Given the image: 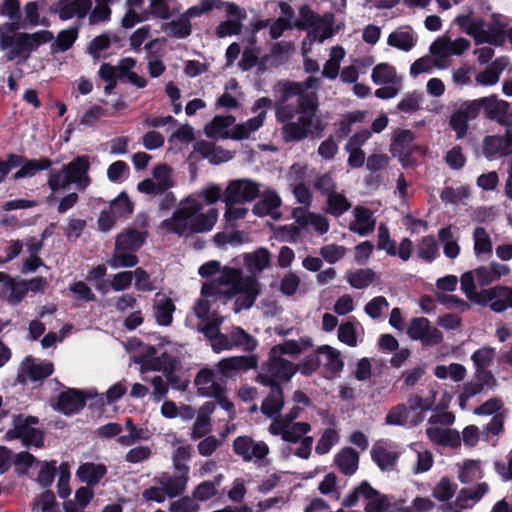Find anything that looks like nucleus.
I'll use <instances>...</instances> for the list:
<instances>
[{"mask_svg": "<svg viewBox=\"0 0 512 512\" xmlns=\"http://www.w3.org/2000/svg\"><path fill=\"white\" fill-rule=\"evenodd\" d=\"M318 107L317 93L297 99L295 106H279L275 116L282 124L283 139L286 142H299L322 130Z\"/></svg>", "mask_w": 512, "mask_h": 512, "instance_id": "2", "label": "nucleus"}, {"mask_svg": "<svg viewBox=\"0 0 512 512\" xmlns=\"http://www.w3.org/2000/svg\"><path fill=\"white\" fill-rule=\"evenodd\" d=\"M276 102L274 104L275 113L279 106H292L288 101L293 97L301 98V86L293 81H279L274 85Z\"/></svg>", "mask_w": 512, "mask_h": 512, "instance_id": "32", "label": "nucleus"}, {"mask_svg": "<svg viewBox=\"0 0 512 512\" xmlns=\"http://www.w3.org/2000/svg\"><path fill=\"white\" fill-rule=\"evenodd\" d=\"M473 250L475 255L490 254L493 244L489 233L483 227H476L473 231Z\"/></svg>", "mask_w": 512, "mask_h": 512, "instance_id": "56", "label": "nucleus"}, {"mask_svg": "<svg viewBox=\"0 0 512 512\" xmlns=\"http://www.w3.org/2000/svg\"><path fill=\"white\" fill-rule=\"evenodd\" d=\"M372 81L375 84H392L397 81L395 68L388 63H380L373 68Z\"/></svg>", "mask_w": 512, "mask_h": 512, "instance_id": "57", "label": "nucleus"}, {"mask_svg": "<svg viewBox=\"0 0 512 512\" xmlns=\"http://www.w3.org/2000/svg\"><path fill=\"white\" fill-rule=\"evenodd\" d=\"M145 236L143 232L134 229H126L117 236L115 244L131 252H136L143 245Z\"/></svg>", "mask_w": 512, "mask_h": 512, "instance_id": "46", "label": "nucleus"}, {"mask_svg": "<svg viewBox=\"0 0 512 512\" xmlns=\"http://www.w3.org/2000/svg\"><path fill=\"white\" fill-rule=\"evenodd\" d=\"M300 15L301 19L296 21L295 27L299 29L313 27L315 31L321 30L319 35L320 42L332 36V25L334 23V16L332 14H325L323 18H318L307 5H303L300 8Z\"/></svg>", "mask_w": 512, "mask_h": 512, "instance_id": "16", "label": "nucleus"}, {"mask_svg": "<svg viewBox=\"0 0 512 512\" xmlns=\"http://www.w3.org/2000/svg\"><path fill=\"white\" fill-rule=\"evenodd\" d=\"M92 7V0H59L50 11L58 17L67 21L73 17L83 19L87 16Z\"/></svg>", "mask_w": 512, "mask_h": 512, "instance_id": "19", "label": "nucleus"}, {"mask_svg": "<svg viewBox=\"0 0 512 512\" xmlns=\"http://www.w3.org/2000/svg\"><path fill=\"white\" fill-rule=\"evenodd\" d=\"M318 355L323 358L324 367L333 372L337 373L343 369L344 363L341 358V353L336 348L329 345H322L317 348Z\"/></svg>", "mask_w": 512, "mask_h": 512, "instance_id": "43", "label": "nucleus"}, {"mask_svg": "<svg viewBox=\"0 0 512 512\" xmlns=\"http://www.w3.org/2000/svg\"><path fill=\"white\" fill-rule=\"evenodd\" d=\"M37 422L38 419L33 416H15L13 418V428L6 432L5 438L7 440L21 439L25 446L41 447L43 445L42 433L34 428Z\"/></svg>", "mask_w": 512, "mask_h": 512, "instance_id": "10", "label": "nucleus"}, {"mask_svg": "<svg viewBox=\"0 0 512 512\" xmlns=\"http://www.w3.org/2000/svg\"><path fill=\"white\" fill-rule=\"evenodd\" d=\"M311 426L307 422L271 423L268 431L274 436H281L282 440L289 443H300L294 454L302 459H308L311 455L314 439L307 436Z\"/></svg>", "mask_w": 512, "mask_h": 512, "instance_id": "7", "label": "nucleus"}, {"mask_svg": "<svg viewBox=\"0 0 512 512\" xmlns=\"http://www.w3.org/2000/svg\"><path fill=\"white\" fill-rule=\"evenodd\" d=\"M194 384L200 396L209 398L220 396L225 389L221 383L217 382L215 372L210 368L201 369L194 379Z\"/></svg>", "mask_w": 512, "mask_h": 512, "instance_id": "21", "label": "nucleus"}, {"mask_svg": "<svg viewBox=\"0 0 512 512\" xmlns=\"http://www.w3.org/2000/svg\"><path fill=\"white\" fill-rule=\"evenodd\" d=\"M233 451L245 462L264 460L270 450L264 441H256L249 436H239L233 441Z\"/></svg>", "mask_w": 512, "mask_h": 512, "instance_id": "14", "label": "nucleus"}, {"mask_svg": "<svg viewBox=\"0 0 512 512\" xmlns=\"http://www.w3.org/2000/svg\"><path fill=\"white\" fill-rule=\"evenodd\" d=\"M198 151L212 164H219L232 159V154L229 151L208 142L200 143Z\"/></svg>", "mask_w": 512, "mask_h": 512, "instance_id": "49", "label": "nucleus"}, {"mask_svg": "<svg viewBox=\"0 0 512 512\" xmlns=\"http://www.w3.org/2000/svg\"><path fill=\"white\" fill-rule=\"evenodd\" d=\"M261 184L248 178L232 180L223 192L226 205L254 201L260 193Z\"/></svg>", "mask_w": 512, "mask_h": 512, "instance_id": "11", "label": "nucleus"}, {"mask_svg": "<svg viewBox=\"0 0 512 512\" xmlns=\"http://www.w3.org/2000/svg\"><path fill=\"white\" fill-rule=\"evenodd\" d=\"M284 406L283 390L280 385H272L271 392L261 404V412L272 421L280 418V412Z\"/></svg>", "mask_w": 512, "mask_h": 512, "instance_id": "30", "label": "nucleus"}, {"mask_svg": "<svg viewBox=\"0 0 512 512\" xmlns=\"http://www.w3.org/2000/svg\"><path fill=\"white\" fill-rule=\"evenodd\" d=\"M58 409L66 415L77 413L85 405V398L78 390L70 389L59 395Z\"/></svg>", "mask_w": 512, "mask_h": 512, "instance_id": "33", "label": "nucleus"}, {"mask_svg": "<svg viewBox=\"0 0 512 512\" xmlns=\"http://www.w3.org/2000/svg\"><path fill=\"white\" fill-rule=\"evenodd\" d=\"M179 475L169 477L162 476L155 478L154 481L164 487L167 497L173 498L184 492L188 482V473L178 471Z\"/></svg>", "mask_w": 512, "mask_h": 512, "instance_id": "34", "label": "nucleus"}, {"mask_svg": "<svg viewBox=\"0 0 512 512\" xmlns=\"http://www.w3.org/2000/svg\"><path fill=\"white\" fill-rule=\"evenodd\" d=\"M375 272L372 269H358L346 274L347 282L355 289L368 287L375 279Z\"/></svg>", "mask_w": 512, "mask_h": 512, "instance_id": "54", "label": "nucleus"}, {"mask_svg": "<svg viewBox=\"0 0 512 512\" xmlns=\"http://www.w3.org/2000/svg\"><path fill=\"white\" fill-rule=\"evenodd\" d=\"M389 505L385 496L380 495L371 487V493H366L364 498V508L366 512H383Z\"/></svg>", "mask_w": 512, "mask_h": 512, "instance_id": "61", "label": "nucleus"}, {"mask_svg": "<svg viewBox=\"0 0 512 512\" xmlns=\"http://www.w3.org/2000/svg\"><path fill=\"white\" fill-rule=\"evenodd\" d=\"M488 491L489 486L487 483H480L472 488L461 489L456 500L451 506L452 511L461 512L464 509L472 507V504L469 503V501H479Z\"/></svg>", "mask_w": 512, "mask_h": 512, "instance_id": "28", "label": "nucleus"}, {"mask_svg": "<svg viewBox=\"0 0 512 512\" xmlns=\"http://www.w3.org/2000/svg\"><path fill=\"white\" fill-rule=\"evenodd\" d=\"M418 42V36L411 26L404 25L392 31L388 38L387 44L395 49L403 52L411 51Z\"/></svg>", "mask_w": 512, "mask_h": 512, "instance_id": "23", "label": "nucleus"}, {"mask_svg": "<svg viewBox=\"0 0 512 512\" xmlns=\"http://www.w3.org/2000/svg\"><path fill=\"white\" fill-rule=\"evenodd\" d=\"M16 29L15 22L0 24V51L5 52L8 61L25 63L41 45L54 39V34L49 30L28 33L16 32Z\"/></svg>", "mask_w": 512, "mask_h": 512, "instance_id": "4", "label": "nucleus"}, {"mask_svg": "<svg viewBox=\"0 0 512 512\" xmlns=\"http://www.w3.org/2000/svg\"><path fill=\"white\" fill-rule=\"evenodd\" d=\"M438 237L443 244L444 255L450 259H455L460 253L458 238L455 237L451 227H445L439 230Z\"/></svg>", "mask_w": 512, "mask_h": 512, "instance_id": "50", "label": "nucleus"}, {"mask_svg": "<svg viewBox=\"0 0 512 512\" xmlns=\"http://www.w3.org/2000/svg\"><path fill=\"white\" fill-rule=\"evenodd\" d=\"M271 254L260 247L243 256L245 268L251 272L244 276L241 269L225 266L216 278L203 284L201 292L205 297H214L224 303L234 299L233 310L239 313L250 309L260 294V283L256 273L270 266Z\"/></svg>", "mask_w": 512, "mask_h": 512, "instance_id": "1", "label": "nucleus"}, {"mask_svg": "<svg viewBox=\"0 0 512 512\" xmlns=\"http://www.w3.org/2000/svg\"><path fill=\"white\" fill-rule=\"evenodd\" d=\"M53 364L48 361L36 362L34 360H27L21 369L19 377L22 381L27 379L31 381H38L47 378L53 373Z\"/></svg>", "mask_w": 512, "mask_h": 512, "instance_id": "31", "label": "nucleus"}, {"mask_svg": "<svg viewBox=\"0 0 512 512\" xmlns=\"http://www.w3.org/2000/svg\"><path fill=\"white\" fill-rule=\"evenodd\" d=\"M192 23L181 13L177 19L165 24L164 31L171 37L186 39L192 34Z\"/></svg>", "mask_w": 512, "mask_h": 512, "instance_id": "45", "label": "nucleus"}, {"mask_svg": "<svg viewBox=\"0 0 512 512\" xmlns=\"http://www.w3.org/2000/svg\"><path fill=\"white\" fill-rule=\"evenodd\" d=\"M298 367L280 355H274L270 350V356L262 366V371L257 380L263 385H279L277 380H290L297 372Z\"/></svg>", "mask_w": 512, "mask_h": 512, "instance_id": "9", "label": "nucleus"}, {"mask_svg": "<svg viewBox=\"0 0 512 512\" xmlns=\"http://www.w3.org/2000/svg\"><path fill=\"white\" fill-rule=\"evenodd\" d=\"M371 456L382 470L392 469L398 458L396 451L383 445H375L371 450Z\"/></svg>", "mask_w": 512, "mask_h": 512, "instance_id": "47", "label": "nucleus"}, {"mask_svg": "<svg viewBox=\"0 0 512 512\" xmlns=\"http://www.w3.org/2000/svg\"><path fill=\"white\" fill-rule=\"evenodd\" d=\"M266 116V111H260L257 116L248 119L246 122L236 125L230 137L236 140L249 138L252 133L263 126Z\"/></svg>", "mask_w": 512, "mask_h": 512, "instance_id": "36", "label": "nucleus"}, {"mask_svg": "<svg viewBox=\"0 0 512 512\" xmlns=\"http://www.w3.org/2000/svg\"><path fill=\"white\" fill-rule=\"evenodd\" d=\"M477 105V112L483 108L486 112L487 116L490 119L497 120L499 122L504 121L505 117L508 114L510 105L508 102L499 99L496 95H491L488 97H482L477 100H473Z\"/></svg>", "mask_w": 512, "mask_h": 512, "instance_id": "24", "label": "nucleus"}, {"mask_svg": "<svg viewBox=\"0 0 512 512\" xmlns=\"http://www.w3.org/2000/svg\"><path fill=\"white\" fill-rule=\"evenodd\" d=\"M293 217L298 225L301 227L311 226L320 235L329 231V220L322 214L307 212L303 208H295Z\"/></svg>", "mask_w": 512, "mask_h": 512, "instance_id": "26", "label": "nucleus"}, {"mask_svg": "<svg viewBox=\"0 0 512 512\" xmlns=\"http://www.w3.org/2000/svg\"><path fill=\"white\" fill-rule=\"evenodd\" d=\"M89 169V157L82 155L63 165L61 169L50 170L47 174V184L51 190L49 199L53 198L57 193L66 190L72 183L79 190L86 189L91 183L88 174Z\"/></svg>", "mask_w": 512, "mask_h": 512, "instance_id": "5", "label": "nucleus"}, {"mask_svg": "<svg viewBox=\"0 0 512 512\" xmlns=\"http://www.w3.org/2000/svg\"><path fill=\"white\" fill-rule=\"evenodd\" d=\"M338 440L339 436L336 430L331 428L325 429L316 444L315 452L319 455L327 454Z\"/></svg>", "mask_w": 512, "mask_h": 512, "instance_id": "63", "label": "nucleus"}, {"mask_svg": "<svg viewBox=\"0 0 512 512\" xmlns=\"http://www.w3.org/2000/svg\"><path fill=\"white\" fill-rule=\"evenodd\" d=\"M200 332H202L210 341L211 348L215 353L223 352V347H227L228 336L220 332L219 323H205L202 326H198Z\"/></svg>", "mask_w": 512, "mask_h": 512, "instance_id": "38", "label": "nucleus"}, {"mask_svg": "<svg viewBox=\"0 0 512 512\" xmlns=\"http://www.w3.org/2000/svg\"><path fill=\"white\" fill-rule=\"evenodd\" d=\"M281 205V199L273 190H265L262 198L253 206V213L257 216H271L277 219L280 216L278 208Z\"/></svg>", "mask_w": 512, "mask_h": 512, "instance_id": "29", "label": "nucleus"}, {"mask_svg": "<svg viewBox=\"0 0 512 512\" xmlns=\"http://www.w3.org/2000/svg\"><path fill=\"white\" fill-rule=\"evenodd\" d=\"M325 197L326 201L324 211L334 217L342 216L344 213L349 211L352 206L347 197L343 193L338 192V190Z\"/></svg>", "mask_w": 512, "mask_h": 512, "instance_id": "40", "label": "nucleus"}, {"mask_svg": "<svg viewBox=\"0 0 512 512\" xmlns=\"http://www.w3.org/2000/svg\"><path fill=\"white\" fill-rule=\"evenodd\" d=\"M477 105L473 101L465 102L451 115L450 126L456 132L457 139L466 135L468 122L478 116Z\"/></svg>", "mask_w": 512, "mask_h": 512, "instance_id": "20", "label": "nucleus"}, {"mask_svg": "<svg viewBox=\"0 0 512 512\" xmlns=\"http://www.w3.org/2000/svg\"><path fill=\"white\" fill-rule=\"evenodd\" d=\"M225 11L228 19L219 23L215 29L218 38L238 35L242 30V22L246 18V12L235 3H227Z\"/></svg>", "mask_w": 512, "mask_h": 512, "instance_id": "18", "label": "nucleus"}, {"mask_svg": "<svg viewBox=\"0 0 512 512\" xmlns=\"http://www.w3.org/2000/svg\"><path fill=\"white\" fill-rule=\"evenodd\" d=\"M51 165L52 161L48 158L28 159L24 157L20 169L13 174V179L31 178L38 172L49 169Z\"/></svg>", "mask_w": 512, "mask_h": 512, "instance_id": "37", "label": "nucleus"}, {"mask_svg": "<svg viewBox=\"0 0 512 512\" xmlns=\"http://www.w3.org/2000/svg\"><path fill=\"white\" fill-rule=\"evenodd\" d=\"M414 134L410 130H402L396 133L390 151L394 156H407L411 151Z\"/></svg>", "mask_w": 512, "mask_h": 512, "instance_id": "48", "label": "nucleus"}, {"mask_svg": "<svg viewBox=\"0 0 512 512\" xmlns=\"http://www.w3.org/2000/svg\"><path fill=\"white\" fill-rule=\"evenodd\" d=\"M226 335L228 336V344L227 347H223V351H229L237 348L250 353L258 346L257 339L240 326L232 327L229 334Z\"/></svg>", "mask_w": 512, "mask_h": 512, "instance_id": "25", "label": "nucleus"}, {"mask_svg": "<svg viewBox=\"0 0 512 512\" xmlns=\"http://www.w3.org/2000/svg\"><path fill=\"white\" fill-rule=\"evenodd\" d=\"M152 179L163 193L173 186L172 170L166 164H158L154 167Z\"/></svg>", "mask_w": 512, "mask_h": 512, "instance_id": "59", "label": "nucleus"}, {"mask_svg": "<svg viewBox=\"0 0 512 512\" xmlns=\"http://www.w3.org/2000/svg\"><path fill=\"white\" fill-rule=\"evenodd\" d=\"M354 220L349 224V230L361 236L372 233L375 229L376 219L371 210L357 206L353 209Z\"/></svg>", "mask_w": 512, "mask_h": 512, "instance_id": "27", "label": "nucleus"}, {"mask_svg": "<svg viewBox=\"0 0 512 512\" xmlns=\"http://www.w3.org/2000/svg\"><path fill=\"white\" fill-rule=\"evenodd\" d=\"M470 47V41L460 37L451 40L448 36L437 38L429 48L430 54L435 57L437 68H444L443 62L451 56L463 54Z\"/></svg>", "mask_w": 512, "mask_h": 512, "instance_id": "12", "label": "nucleus"}, {"mask_svg": "<svg viewBox=\"0 0 512 512\" xmlns=\"http://www.w3.org/2000/svg\"><path fill=\"white\" fill-rule=\"evenodd\" d=\"M409 418V410L406 404H397L392 407L385 417V423L393 426H404Z\"/></svg>", "mask_w": 512, "mask_h": 512, "instance_id": "62", "label": "nucleus"}, {"mask_svg": "<svg viewBox=\"0 0 512 512\" xmlns=\"http://www.w3.org/2000/svg\"><path fill=\"white\" fill-rule=\"evenodd\" d=\"M407 334L412 340H419L426 346H435L443 341L442 332L431 326L425 317L413 318L407 328Z\"/></svg>", "mask_w": 512, "mask_h": 512, "instance_id": "15", "label": "nucleus"}, {"mask_svg": "<svg viewBox=\"0 0 512 512\" xmlns=\"http://www.w3.org/2000/svg\"><path fill=\"white\" fill-rule=\"evenodd\" d=\"M458 479L461 483L467 484L482 477L480 461L465 460L458 464Z\"/></svg>", "mask_w": 512, "mask_h": 512, "instance_id": "52", "label": "nucleus"}, {"mask_svg": "<svg viewBox=\"0 0 512 512\" xmlns=\"http://www.w3.org/2000/svg\"><path fill=\"white\" fill-rule=\"evenodd\" d=\"M480 305H489L495 313H502L512 308V287L498 285L481 291Z\"/></svg>", "mask_w": 512, "mask_h": 512, "instance_id": "17", "label": "nucleus"}, {"mask_svg": "<svg viewBox=\"0 0 512 512\" xmlns=\"http://www.w3.org/2000/svg\"><path fill=\"white\" fill-rule=\"evenodd\" d=\"M483 152L487 158L506 156L512 153V130L506 129L503 136H487L483 142Z\"/></svg>", "mask_w": 512, "mask_h": 512, "instance_id": "22", "label": "nucleus"}, {"mask_svg": "<svg viewBox=\"0 0 512 512\" xmlns=\"http://www.w3.org/2000/svg\"><path fill=\"white\" fill-rule=\"evenodd\" d=\"M475 273L474 271H468L465 272L461 276V289L465 293L466 297L470 299L471 301L480 304L482 301L481 297V291H476V284H475Z\"/></svg>", "mask_w": 512, "mask_h": 512, "instance_id": "60", "label": "nucleus"}, {"mask_svg": "<svg viewBox=\"0 0 512 512\" xmlns=\"http://www.w3.org/2000/svg\"><path fill=\"white\" fill-rule=\"evenodd\" d=\"M235 120L232 115L215 116L211 122L205 125V134L208 137L227 138L229 137L227 129L234 124Z\"/></svg>", "mask_w": 512, "mask_h": 512, "instance_id": "42", "label": "nucleus"}, {"mask_svg": "<svg viewBox=\"0 0 512 512\" xmlns=\"http://www.w3.org/2000/svg\"><path fill=\"white\" fill-rule=\"evenodd\" d=\"M359 455L358 453L350 448L346 447L342 449L335 456V464L337 468L345 475H352L358 468Z\"/></svg>", "mask_w": 512, "mask_h": 512, "instance_id": "41", "label": "nucleus"}, {"mask_svg": "<svg viewBox=\"0 0 512 512\" xmlns=\"http://www.w3.org/2000/svg\"><path fill=\"white\" fill-rule=\"evenodd\" d=\"M455 421L451 412H441L432 415L427 422L426 435L435 444L457 447L460 445V434L458 431L449 429Z\"/></svg>", "mask_w": 512, "mask_h": 512, "instance_id": "8", "label": "nucleus"}, {"mask_svg": "<svg viewBox=\"0 0 512 512\" xmlns=\"http://www.w3.org/2000/svg\"><path fill=\"white\" fill-rule=\"evenodd\" d=\"M457 485L448 477H443L433 489V496L439 501L451 499L456 492Z\"/></svg>", "mask_w": 512, "mask_h": 512, "instance_id": "64", "label": "nucleus"}, {"mask_svg": "<svg viewBox=\"0 0 512 512\" xmlns=\"http://www.w3.org/2000/svg\"><path fill=\"white\" fill-rule=\"evenodd\" d=\"M179 365L178 360L167 354L166 352L161 353L160 356L155 358L154 362L146 361L144 366L140 369L141 373H145L148 371H161L164 372V369L166 368H177Z\"/></svg>", "mask_w": 512, "mask_h": 512, "instance_id": "58", "label": "nucleus"}, {"mask_svg": "<svg viewBox=\"0 0 512 512\" xmlns=\"http://www.w3.org/2000/svg\"><path fill=\"white\" fill-rule=\"evenodd\" d=\"M345 56V50L341 46L331 48L330 58L324 64L322 75L328 79H336L339 74L340 63Z\"/></svg>", "mask_w": 512, "mask_h": 512, "instance_id": "51", "label": "nucleus"}, {"mask_svg": "<svg viewBox=\"0 0 512 512\" xmlns=\"http://www.w3.org/2000/svg\"><path fill=\"white\" fill-rule=\"evenodd\" d=\"M175 305L172 300L165 295H157L154 300V315L157 323L162 326H168L172 323Z\"/></svg>", "mask_w": 512, "mask_h": 512, "instance_id": "35", "label": "nucleus"}, {"mask_svg": "<svg viewBox=\"0 0 512 512\" xmlns=\"http://www.w3.org/2000/svg\"><path fill=\"white\" fill-rule=\"evenodd\" d=\"M434 374L439 379L450 378L454 382H460L466 376V368L459 363H451L449 365H438L434 369Z\"/></svg>", "mask_w": 512, "mask_h": 512, "instance_id": "53", "label": "nucleus"}, {"mask_svg": "<svg viewBox=\"0 0 512 512\" xmlns=\"http://www.w3.org/2000/svg\"><path fill=\"white\" fill-rule=\"evenodd\" d=\"M107 467L104 464L84 463L79 466L77 476L79 479L89 486L99 483V481L106 475Z\"/></svg>", "mask_w": 512, "mask_h": 512, "instance_id": "39", "label": "nucleus"}, {"mask_svg": "<svg viewBox=\"0 0 512 512\" xmlns=\"http://www.w3.org/2000/svg\"><path fill=\"white\" fill-rule=\"evenodd\" d=\"M258 366V358L254 354L231 356L221 359L216 364V370L222 380L233 379L238 375Z\"/></svg>", "mask_w": 512, "mask_h": 512, "instance_id": "13", "label": "nucleus"}, {"mask_svg": "<svg viewBox=\"0 0 512 512\" xmlns=\"http://www.w3.org/2000/svg\"><path fill=\"white\" fill-rule=\"evenodd\" d=\"M134 253L115 244L113 254L107 263L113 269L134 267L138 263Z\"/></svg>", "mask_w": 512, "mask_h": 512, "instance_id": "44", "label": "nucleus"}, {"mask_svg": "<svg viewBox=\"0 0 512 512\" xmlns=\"http://www.w3.org/2000/svg\"><path fill=\"white\" fill-rule=\"evenodd\" d=\"M203 204L196 195H190L180 201L171 216L161 223L166 233L176 234L180 237H189L197 233H205L214 227L219 213L215 208L202 212Z\"/></svg>", "mask_w": 512, "mask_h": 512, "instance_id": "3", "label": "nucleus"}, {"mask_svg": "<svg viewBox=\"0 0 512 512\" xmlns=\"http://www.w3.org/2000/svg\"><path fill=\"white\" fill-rule=\"evenodd\" d=\"M49 20L45 17H40L39 7L36 2H28L24 6V20L22 27H36V26H49Z\"/></svg>", "mask_w": 512, "mask_h": 512, "instance_id": "55", "label": "nucleus"}, {"mask_svg": "<svg viewBox=\"0 0 512 512\" xmlns=\"http://www.w3.org/2000/svg\"><path fill=\"white\" fill-rule=\"evenodd\" d=\"M455 23L467 35L473 37L476 44L488 43L490 45L499 46L504 41V27L502 16L499 14L492 15L491 29L489 34L483 33V18L474 15L473 12L459 15L455 18Z\"/></svg>", "mask_w": 512, "mask_h": 512, "instance_id": "6", "label": "nucleus"}]
</instances>
